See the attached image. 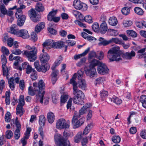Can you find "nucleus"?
Instances as JSON below:
<instances>
[{
    "label": "nucleus",
    "instance_id": "nucleus-27",
    "mask_svg": "<svg viewBox=\"0 0 146 146\" xmlns=\"http://www.w3.org/2000/svg\"><path fill=\"white\" fill-rule=\"evenodd\" d=\"M46 122V118L44 115H41L39 117L38 123L41 126H44Z\"/></svg>",
    "mask_w": 146,
    "mask_h": 146
},
{
    "label": "nucleus",
    "instance_id": "nucleus-25",
    "mask_svg": "<svg viewBox=\"0 0 146 146\" xmlns=\"http://www.w3.org/2000/svg\"><path fill=\"white\" fill-rule=\"evenodd\" d=\"M45 26V24L43 22L39 23L35 27V31L36 32L38 33L41 31Z\"/></svg>",
    "mask_w": 146,
    "mask_h": 146
},
{
    "label": "nucleus",
    "instance_id": "nucleus-58",
    "mask_svg": "<svg viewBox=\"0 0 146 146\" xmlns=\"http://www.w3.org/2000/svg\"><path fill=\"white\" fill-rule=\"evenodd\" d=\"M13 135V133L11 130H8L6 133L5 137L7 139H11Z\"/></svg>",
    "mask_w": 146,
    "mask_h": 146
},
{
    "label": "nucleus",
    "instance_id": "nucleus-51",
    "mask_svg": "<svg viewBox=\"0 0 146 146\" xmlns=\"http://www.w3.org/2000/svg\"><path fill=\"white\" fill-rule=\"evenodd\" d=\"M123 24L125 27L131 26L132 24V22L130 20H125L123 21Z\"/></svg>",
    "mask_w": 146,
    "mask_h": 146
},
{
    "label": "nucleus",
    "instance_id": "nucleus-45",
    "mask_svg": "<svg viewBox=\"0 0 146 146\" xmlns=\"http://www.w3.org/2000/svg\"><path fill=\"white\" fill-rule=\"evenodd\" d=\"M92 127V123L89 124L84 129L83 134L86 135L88 134L90 130L91 129Z\"/></svg>",
    "mask_w": 146,
    "mask_h": 146
},
{
    "label": "nucleus",
    "instance_id": "nucleus-43",
    "mask_svg": "<svg viewBox=\"0 0 146 146\" xmlns=\"http://www.w3.org/2000/svg\"><path fill=\"white\" fill-rule=\"evenodd\" d=\"M21 127H17L15 132V139L18 140L20 137V129Z\"/></svg>",
    "mask_w": 146,
    "mask_h": 146
},
{
    "label": "nucleus",
    "instance_id": "nucleus-14",
    "mask_svg": "<svg viewBox=\"0 0 146 146\" xmlns=\"http://www.w3.org/2000/svg\"><path fill=\"white\" fill-rule=\"evenodd\" d=\"M135 52L133 50L130 52H126L122 55L123 58L125 59L130 60L134 57L135 55Z\"/></svg>",
    "mask_w": 146,
    "mask_h": 146
},
{
    "label": "nucleus",
    "instance_id": "nucleus-50",
    "mask_svg": "<svg viewBox=\"0 0 146 146\" xmlns=\"http://www.w3.org/2000/svg\"><path fill=\"white\" fill-rule=\"evenodd\" d=\"M84 73V72L81 70H78L77 72V74L75 73L74 76H73L72 78L74 76L75 78V79L76 78V76H77L78 77V78L81 79L82 78V77L83 76Z\"/></svg>",
    "mask_w": 146,
    "mask_h": 146
},
{
    "label": "nucleus",
    "instance_id": "nucleus-34",
    "mask_svg": "<svg viewBox=\"0 0 146 146\" xmlns=\"http://www.w3.org/2000/svg\"><path fill=\"white\" fill-rule=\"evenodd\" d=\"M11 125H14L15 124L17 127H21V125L20 123L18 117H16V119H11Z\"/></svg>",
    "mask_w": 146,
    "mask_h": 146
},
{
    "label": "nucleus",
    "instance_id": "nucleus-6",
    "mask_svg": "<svg viewBox=\"0 0 146 146\" xmlns=\"http://www.w3.org/2000/svg\"><path fill=\"white\" fill-rule=\"evenodd\" d=\"M70 126V122H67L65 119L62 118L58 120L56 123V128L59 129H68Z\"/></svg>",
    "mask_w": 146,
    "mask_h": 146
},
{
    "label": "nucleus",
    "instance_id": "nucleus-30",
    "mask_svg": "<svg viewBox=\"0 0 146 146\" xmlns=\"http://www.w3.org/2000/svg\"><path fill=\"white\" fill-rule=\"evenodd\" d=\"M57 10H52L50 11L48 15V20L51 21L53 18L55 17Z\"/></svg>",
    "mask_w": 146,
    "mask_h": 146
},
{
    "label": "nucleus",
    "instance_id": "nucleus-22",
    "mask_svg": "<svg viewBox=\"0 0 146 146\" xmlns=\"http://www.w3.org/2000/svg\"><path fill=\"white\" fill-rule=\"evenodd\" d=\"M109 101L113 102L117 105H119L121 103L122 101L120 99L115 96H113L112 98H108Z\"/></svg>",
    "mask_w": 146,
    "mask_h": 146
},
{
    "label": "nucleus",
    "instance_id": "nucleus-8",
    "mask_svg": "<svg viewBox=\"0 0 146 146\" xmlns=\"http://www.w3.org/2000/svg\"><path fill=\"white\" fill-rule=\"evenodd\" d=\"M97 70L98 73L101 75L107 74L109 72V70L106 65L102 62L97 66Z\"/></svg>",
    "mask_w": 146,
    "mask_h": 146
},
{
    "label": "nucleus",
    "instance_id": "nucleus-62",
    "mask_svg": "<svg viewBox=\"0 0 146 146\" xmlns=\"http://www.w3.org/2000/svg\"><path fill=\"white\" fill-rule=\"evenodd\" d=\"M86 59L84 57L81 59L80 61L77 63L76 65L78 66H80L84 65L86 61Z\"/></svg>",
    "mask_w": 146,
    "mask_h": 146
},
{
    "label": "nucleus",
    "instance_id": "nucleus-63",
    "mask_svg": "<svg viewBox=\"0 0 146 146\" xmlns=\"http://www.w3.org/2000/svg\"><path fill=\"white\" fill-rule=\"evenodd\" d=\"M108 31L110 33V34L112 36H116L118 34V31L116 30L110 29H108Z\"/></svg>",
    "mask_w": 146,
    "mask_h": 146
},
{
    "label": "nucleus",
    "instance_id": "nucleus-36",
    "mask_svg": "<svg viewBox=\"0 0 146 146\" xmlns=\"http://www.w3.org/2000/svg\"><path fill=\"white\" fill-rule=\"evenodd\" d=\"M106 80V78L104 77H100L96 79L95 84L96 85L103 83Z\"/></svg>",
    "mask_w": 146,
    "mask_h": 146
},
{
    "label": "nucleus",
    "instance_id": "nucleus-40",
    "mask_svg": "<svg viewBox=\"0 0 146 146\" xmlns=\"http://www.w3.org/2000/svg\"><path fill=\"white\" fill-rule=\"evenodd\" d=\"M82 133L81 132H78L74 138V142L76 143H78L80 142L82 137Z\"/></svg>",
    "mask_w": 146,
    "mask_h": 146
},
{
    "label": "nucleus",
    "instance_id": "nucleus-64",
    "mask_svg": "<svg viewBox=\"0 0 146 146\" xmlns=\"http://www.w3.org/2000/svg\"><path fill=\"white\" fill-rule=\"evenodd\" d=\"M1 51L4 55L5 54L7 55H8L9 54V50L5 46H2V47Z\"/></svg>",
    "mask_w": 146,
    "mask_h": 146
},
{
    "label": "nucleus",
    "instance_id": "nucleus-13",
    "mask_svg": "<svg viewBox=\"0 0 146 146\" xmlns=\"http://www.w3.org/2000/svg\"><path fill=\"white\" fill-rule=\"evenodd\" d=\"M19 78L18 77H16L14 78L13 77L11 78L8 80V83L9 87L11 90H13L15 87V84L14 83V81H15L17 83H18Z\"/></svg>",
    "mask_w": 146,
    "mask_h": 146
},
{
    "label": "nucleus",
    "instance_id": "nucleus-28",
    "mask_svg": "<svg viewBox=\"0 0 146 146\" xmlns=\"http://www.w3.org/2000/svg\"><path fill=\"white\" fill-rule=\"evenodd\" d=\"M102 63L100 61L96 59H93L91 61L89 66L92 68L95 67L96 66H98Z\"/></svg>",
    "mask_w": 146,
    "mask_h": 146
},
{
    "label": "nucleus",
    "instance_id": "nucleus-53",
    "mask_svg": "<svg viewBox=\"0 0 146 146\" xmlns=\"http://www.w3.org/2000/svg\"><path fill=\"white\" fill-rule=\"evenodd\" d=\"M25 103L24 96L23 95H21L20 97L19 102L18 105L23 107L25 104Z\"/></svg>",
    "mask_w": 146,
    "mask_h": 146
},
{
    "label": "nucleus",
    "instance_id": "nucleus-12",
    "mask_svg": "<svg viewBox=\"0 0 146 146\" xmlns=\"http://www.w3.org/2000/svg\"><path fill=\"white\" fill-rule=\"evenodd\" d=\"M78 116L75 115L73 117L72 120V123L76 128L78 127L84 123L85 120L84 118H82L78 121Z\"/></svg>",
    "mask_w": 146,
    "mask_h": 146
},
{
    "label": "nucleus",
    "instance_id": "nucleus-52",
    "mask_svg": "<svg viewBox=\"0 0 146 146\" xmlns=\"http://www.w3.org/2000/svg\"><path fill=\"white\" fill-rule=\"evenodd\" d=\"M121 12L123 15H127L129 13L130 9L128 8L125 7L122 9Z\"/></svg>",
    "mask_w": 146,
    "mask_h": 146
},
{
    "label": "nucleus",
    "instance_id": "nucleus-1",
    "mask_svg": "<svg viewBox=\"0 0 146 146\" xmlns=\"http://www.w3.org/2000/svg\"><path fill=\"white\" fill-rule=\"evenodd\" d=\"M33 88L30 86L28 88V94L29 95L33 96L36 94L37 97L40 98V102L42 104L44 94V89L45 86L44 82L42 80H40L38 84L36 83H33Z\"/></svg>",
    "mask_w": 146,
    "mask_h": 146
},
{
    "label": "nucleus",
    "instance_id": "nucleus-2",
    "mask_svg": "<svg viewBox=\"0 0 146 146\" xmlns=\"http://www.w3.org/2000/svg\"><path fill=\"white\" fill-rule=\"evenodd\" d=\"M121 51L119 46L113 47L108 51L107 57L111 61H119L121 60Z\"/></svg>",
    "mask_w": 146,
    "mask_h": 146
},
{
    "label": "nucleus",
    "instance_id": "nucleus-38",
    "mask_svg": "<svg viewBox=\"0 0 146 146\" xmlns=\"http://www.w3.org/2000/svg\"><path fill=\"white\" fill-rule=\"evenodd\" d=\"M140 101L142 103V106L146 109V96H141L140 98Z\"/></svg>",
    "mask_w": 146,
    "mask_h": 146
},
{
    "label": "nucleus",
    "instance_id": "nucleus-24",
    "mask_svg": "<svg viewBox=\"0 0 146 146\" xmlns=\"http://www.w3.org/2000/svg\"><path fill=\"white\" fill-rule=\"evenodd\" d=\"M82 36L83 38L90 41H95L96 40L95 38L89 35L86 33L85 32L82 33Z\"/></svg>",
    "mask_w": 146,
    "mask_h": 146
},
{
    "label": "nucleus",
    "instance_id": "nucleus-55",
    "mask_svg": "<svg viewBox=\"0 0 146 146\" xmlns=\"http://www.w3.org/2000/svg\"><path fill=\"white\" fill-rule=\"evenodd\" d=\"M63 136L66 137H71L73 135V133L72 132L70 131H64L63 133Z\"/></svg>",
    "mask_w": 146,
    "mask_h": 146
},
{
    "label": "nucleus",
    "instance_id": "nucleus-35",
    "mask_svg": "<svg viewBox=\"0 0 146 146\" xmlns=\"http://www.w3.org/2000/svg\"><path fill=\"white\" fill-rule=\"evenodd\" d=\"M36 9L38 12H42L44 9V6L40 3H37L35 7Z\"/></svg>",
    "mask_w": 146,
    "mask_h": 146
},
{
    "label": "nucleus",
    "instance_id": "nucleus-20",
    "mask_svg": "<svg viewBox=\"0 0 146 146\" xmlns=\"http://www.w3.org/2000/svg\"><path fill=\"white\" fill-rule=\"evenodd\" d=\"M108 29L107 24L104 21L102 22L100 25V33L102 34H105Z\"/></svg>",
    "mask_w": 146,
    "mask_h": 146
},
{
    "label": "nucleus",
    "instance_id": "nucleus-60",
    "mask_svg": "<svg viewBox=\"0 0 146 146\" xmlns=\"http://www.w3.org/2000/svg\"><path fill=\"white\" fill-rule=\"evenodd\" d=\"M61 60L58 59L55 62L54 65L51 68V69L52 70H55L56 67L60 64Z\"/></svg>",
    "mask_w": 146,
    "mask_h": 146
},
{
    "label": "nucleus",
    "instance_id": "nucleus-61",
    "mask_svg": "<svg viewBox=\"0 0 146 146\" xmlns=\"http://www.w3.org/2000/svg\"><path fill=\"white\" fill-rule=\"evenodd\" d=\"M85 21L89 23H91L93 22L92 17L90 15H88L85 17L84 19Z\"/></svg>",
    "mask_w": 146,
    "mask_h": 146
},
{
    "label": "nucleus",
    "instance_id": "nucleus-49",
    "mask_svg": "<svg viewBox=\"0 0 146 146\" xmlns=\"http://www.w3.org/2000/svg\"><path fill=\"white\" fill-rule=\"evenodd\" d=\"M68 95L66 94H64L62 95L61 97V102L64 104L67 101L68 98Z\"/></svg>",
    "mask_w": 146,
    "mask_h": 146
},
{
    "label": "nucleus",
    "instance_id": "nucleus-56",
    "mask_svg": "<svg viewBox=\"0 0 146 146\" xmlns=\"http://www.w3.org/2000/svg\"><path fill=\"white\" fill-rule=\"evenodd\" d=\"M92 28L95 32H98L99 29L98 23H94L92 26Z\"/></svg>",
    "mask_w": 146,
    "mask_h": 146
},
{
    "label": "nucleus",
    "instance_id": "nucleus-47",
    "mask_svg": "<svg viewBox=\"0 0 146 146\" xmlns=\"http://www.w3.org/2000/svg\"><path fill=\"white\" fill-rule=\"evenodd\" d=\"M30 77L32 81L35 80L37 78V72L35 70H34L30 74Z\"/></svg>",
    "mask_w": 146,
    "mask_h": 146
},
{
    "label": "nucleus",
    "instance_id": "nucleus-16",
    "mask_svg": "<svg viewBox=\"0 0 146 146\" xmlns=\"http://www.w3.org/2000/svg\"><path fill=\"white\" fill-rule=\"evenodd\" d=\"M39 58L42 64L46 63L50 59L49 55L46 52L41 53L40 54Z\"/></svg>",
    "mask_w": 146,
    "mask_h": 146
},
{
    "label": "nucleus",
    "instance_id": "nucleus-9",
    "mask_svg": "<svg viewBox=\"0 0 146 146\" xmlns=\"http://www.w3.org/2000/svg\"><path fill=\"white\" fill-rule=\"evenodd\" d=\"M28 15L31 20L34 22H36L40 21V17L38 15L37 13L33 9H31L28 12Z\"/></svg>",
    "mask_w": 146,
    "mask_h": 146
},
{
    "label": "nucleus",
    "instance_id": "nucleus-19",
    "mask_svg": "<svg viewBox=\"0 0 146 146\" xmlns=\"http://www.w3.org/2000/svg\"><path fill=\"white\" fill-rule=\"evenodd\" d=\"M92 106V104L90 103H89L83 106L79 111V116L85 113L86 112L87 109L90 108Z\"/></svg>",
    "mask_w": 146,
    "mask_h": 146
},
{
    "label": "nucleus",
    "instance_id": "nucleus-37",
    "mask_svg": "<svg viewBox=\"0 0 146 146\" xmlns=\"http://www.w3.org/2000/svg\"><path fill=\"white\" fill-rule=\"evenodd\" d=\"M16 17L17 18H23V16L25 17V15L23 14V11L22 10L17 9V11L15 13Z\"/></svg>",
    "mask_w": 146,
    "mask_h": 146
},
{
    "label": "nucleus",
    "instance_id": "nucleus-41",
    "mask_svg": "<svg viewBox=\"0 0 146 146\" xmlns=\"http://www.w3.org/2000/svg\"><path fill=\"white\" fill-rule=\"evenodd\" d=\"M110 40V43L114 42L115 44H122V41L121 40L117 38H113Z\"/></svg>",
    "mask_w": 146,
    "mask_h": 146
},
{
    "label": "nucleus",
    "instance_id": "nucleus-42",
    "mask_svg": "<svg viewBox=\"0 0 146 146\" xmlns=\"http://www.w3.org/2000/svg\"><path fill=\"white\" fill-rule=\"evenodd\" d=\"M23 18H18V19L17 21V25L19 26H23L26 20V17L23 16Z\"/></svg>",
    "mask_w": 146,
    "mask_h": 146
},
{
    "label": "nucleus",
    "instance_id": "nucleus-7",
    "mask_svg": "<svg viewBox=\"0 0 146 146\" xmlns=\"http://www.w3.org/2000/svg\"><path fill=\"white\" fill-rule=\"evenodd\" d=\"M1 61L2 64V68L3 70V74L4 76H6L8 78L9 75V70L6 66L7 60L5 56L3 54L1 56Z\"/></svg>",
    "mask_w": 146,
    "mask_h": 146
},
{
    "label": "nucleus",
    "instance_id": "nucleus-46",
    "mask_svg": "<svg viewBox=\"0 0 146 146\" xmlns=\"http://www.w3.org/2000/svg\"><path fill=\"white\" fill-rule=\"evenodd\" d=\"M64 42H54V48H60L64 46Z\"/></svg>",
    "mask_w": 146,
    "mask_h": 146
},
{
    "label": "nucleus",
    "instance_id": "nucleus-11",
    "mask_svg": "<svg viewBox=\"0 0 146 146\" xmlns=\"http://www.w3.org/2000/svg\"><path fill=\"white\" fill-rule=\"evenodd\" d=\"M86 75L92 78L96 76L97 73L96 69L95 67H92L89 66L85 70Z\"/></svg>",
    "mask_w": 146,
    "mask_h": 146
},
{
    "label": "nucleus",
    "instance_id": "nucleus-59",
    "mask_svg": "<svg viewBox=\"0 0 146 146\" xmlns=\"http://www.w3.org/2000/svg\"><path fill=\"white\" fill-rule=\"evenodd\" d=\"M34 70H35L30 65H28L26 69V73L29 74L33 72Z\"/></svg>",
    "mask_w": 146,
    "mask_h": 146
},
{
    "label": "nucleus",
    "instance_id": "nucleus-18",
    "mask_svg": "<svg viewBox=\"0 0 146 146\" xmlns=\"http://www.w3.org/2000/svg\"><path fill=\"white\" fill-rule=\"evenodd\" d=\"M58 70H54L51 74V76L52 83L54 84L57 80L58 78Z\"/></svg>",
    "mask_w": 146,
    "mask_h": 146
},
{
    "label": "nucleus",
    "instance_id": "nucleus-57",
    "mask_svg": "<svg viewBox=\"0 0 146 146\" xmlns=\"http://www.w3.org/2000/svg\"><path fill=\"white\" fill-rule=\"evenodd\" d=\"M126 32L128 35L133 37H135L137 36V33L135 31L133 30H127V31Z\"/></svg>",
    "mask_w": 146,
    "mask_h": 146
},
{
    "label": "nucleus",
    "instance_id": "nucleus-33",
    "mask_svg": "<svg viewBox=\"0 0 146 146\" xmlns=\"http://www.w3.org/2000/svg\"><path fill=\"white\" fill-rule=\"evenodd\" d=\"M7 11L5 6L3 5H1L0 8V17H4V15H6Z\"/></svg>",
    "mask_w": 146,
    "mask_h": 146
},
{
    "label": "nucleus",
    "instance_id": "nucleus-17",
    "mask_svg": "<svg viewBox=\"0 0 146 146\" xmlns=\"http://www.w3.org/2000/svg\"><path fill=\"white\" fill-rule=\"evenodd\" d=\"M17 36L21 37L24 39H27L29 37L28 31L25 29H21L19 31Z\"/></svg>",
    "mask_w": 146,
    "mask_h": 146
},
{
    "label": "nucleus",
    "instance_id": "nucleus-29",
    "mask_svg": "<svg viewBox=\"0 0 146 146\" xmlns=\"http://www.w3.org/2000/svg\"><path fill=\"white\" fill-rule=\"evenodd\" d=\"M108 22L109 24L111 25L115 26L117 24L118 21L115 17H112L110 18Z\"/></svg>",
    "mask_w": 146,
    "mask_h": 146
},
{
    "label": "nucleus",
    "instance_id": "nucleus-5",
    "mask_svg": "<svg viewBox=\"0 0 146 146\" xmlns=\"http://www.w3.org/2000/svg\"><path fill=\"white\" fill-rule=\"evenodd\" d=\"M55 143L58 146H70L69 141L64 139L60 134H56L54 136Z\"/></svg>",
    "mask_w": 146,
    "mask_h": 146
},
{
    "label": "nucleus",
    "instance_id": "nucleus-21",
    "mask_svg": "<svg viewBox=\"0 0 146 146\" xmlns=\"http://www.w3.org/2000/svg\"><path fill=\"white\" fill-rule=\"evenodd\" d=\"M79 80L78 84L79 87L82 89L85 90L86 87V84L85 80L83 78H78Z\"/></svg>",
    "mask_w": 146,
    "mask_h": 146
},
{
    "label": "nucleus",
    "instance_id": "nucleus-26",
    "mask_svg": "<svg viewBox=\"0 0 146 146\" xmlns=\"http://www.w3.org/2000/svg\"><path fill=\"white\" fill-rule=\"evenodd\" d=\"M84 98H81V97L74 98L73 102L75 104L82 105L84 104L83 100Z\"/></svg>",
    "mask_w": 146,
    "mask_h": 146
},
{
    "label": "nucleus",
    "instance_id": "nucleus-48",
    "mask_svg": "<svg viewBox=\"0 0 146 146\" xmlns=\"http://www.w3.org/2000/svg\"><path fill=\"white\" fill-rule=\"evenodd\" d=\"M112 141L115 143H119L121 141V138L118 136L115 135L112 138Z\"/></svg>",
    "mask_w": 146,
    "mask_h": 146
},
{
    "label": "nucleus",
    "instance_id": "nucleus-3",
    "mask_svg": "<svg viewBox=\"0 0 146 146\" xmlns=\"http://www.w3.org/2000/svg\"><path fill=\"white\" fill-rule=\"evenodd\" d=\"M74 76L70 79V83L73 85V94L75 96V98L81 97L84 98V94L81 90L78 89L77 86V83L75 81Z\"/></svg>",
    "mask_w": 146,
    "mask_h": 146
},
{
    "label": "nucleus",
    "instance_id": "nucleus-44",
    "mask_svg": "<svg viewBox=\"0 0 146 146\" xmlns=\"http://www.w3.org/2000/svg\"><path fill=\"white\" fill-rule=\"evenodd\" d=\"M134 11L135 13L138 15H142L143 14V10L139 7H135L134 9Z\"/></svg>",
    "mask_w": 146,
    "mask_h": 146
},
{
    "label": "nucleus",
    "instance_id": "nucleus-39",
    "mask_svg": "<svg viewBox=\"0 0 146 146\" xmlns=\"http://www.w3.org/2000/svg\"><path fill=\"white\" fill-rule=\"evenodd\" d=\"M16 110L17 114H21L20 116L24 113L25 112L23 107L21 106H19V105L17 106L16 108Z\"/></svg>",
    "mask_w": 146,
    "mask_h": 146
},
{
    "label": "nucleus",
    "instance_id": "nucleus-23",
    "mask_svg": "<svg viewBox=\"0 0 146 146\" xmlns=\"http://www.w3.org/2000/svg\"><path fill=\"white\" fill-rule=\"evenodd\" d=\"M47 119L49 123H52L55 119V116L54 113L52 112H49L47 114Z\"/></svg>",
    "mask_w": 146,
    "mask_h": 146
},
{
    "label": "nucleus",
    "instance_id": "nucleus-54",
    "mask_svg": "<svg viewBox=\"0 0 146 146\" xmlns=\"http://www.w3.org/2000/svg\"><path fill=\"white\" fill-rule=\"evenodd\" d=\"M11 118V115L9 112H7L5 114V119L6 122H10Z\"/></svg>",
    "mask_w": 146,
    "mask_h": 146
},
{
    "label": "nucleus",
    "instance_id": "nucleus-15",
    "mask_svg": "<svg viewBox=\"0 0 146 146\" xmlns=\"http://www.w3.org/2000/svg\"><path fill=\"white\" fill-rule=\"evenodd\" d=\"M54 42L53 40L48 39L45 41L43 43V46L44 48L49 49L54 48Z\"/></svg>",
    "mask_w": 146,
    "mask_h": 146
},
{
    "label": "nucleus",
    "instance_id": "nucleus-10",
    "mask_svg": "<svg viewBox=\"0 0 146 146\" xmlns=\"http://www.w3.org/2000/svg\"><path fill=\"white\" fill-rule=\"evenodd\" d=\"M73 5L77 9H82L84 11H86L87 9L86 5L82 2L79 0H74L73 1Z\"/></svg>",
    "mask_w": 146,
    "mask_h": 146
},
{
    "label": "nucleus",
    "instance_id": "nucleus-31",
    "mask_svg": "<svg viewBox=\"0 0 146 146\" xmlns=\"http://www.w3.org/2000/svg\"><path fill=\"white\" fill-rule=\"evenodd\" d=\"M17 26L16 25H13L11 27L9 32L11 34L16 35L19 31L17 28Z\"/></svg>",
    "mask_w": 146,
    "mask_h": 146
},
{
    "label": "nucleus",
    "instance_id": "nucleus-32",
    "mask_svg": "<svg viewBox=\"0 0 146 146\" xmlns=\"http://www.w3.org/2000/svg\"><path fill=\"white\" fill-rule=\"evenodd\" d=\"M44 64H42L40 66L39 68L40 69V70L38 71V72H45L47 70H48L50 66L46 64H45L44 63Z\"/></svg>",
    "mask_w": 146,
    "mask_h": 146
},
{
    "label": "nucleus",
    "instance_id": "nucleus-4",
    "mask_svg": "<svg viewBox=\"0 0 146 146\" xmlns=\"http://www.w3.org/2000/svg\"><path fill=\"white\" fill-rule=\"evenodd\" d=\"M33 50H26L23 51V54L25 55L30 62H33L36 59L37 49L36 47H33Z\"/></svg>",
    "mask_w": 146,
    "mask_h": 146
}]
</instances>
